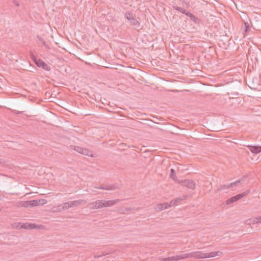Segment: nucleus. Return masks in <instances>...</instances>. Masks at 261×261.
<instances>
[{"instance_id":"393cba45","label":"nucleus","mask_w":261,"mask_h":261,"mask_svg":"<svg viewBox=\"0 0 261 261\" xmlns=\"http://www.w3.org/2000/svg\"><path fill=\"white\" fill-rule=\"evenodd\" d=\"M247 222H249V223H253V224H256L257 223H259V221L258 220V217H255L253 219H250L247 220Z\"/></svg>"},{"instance_id":"1a4fd4ad","label":"nucleus","mask_w":261,"mask_h":261,"mask_svg":"<svg viewBox=\"0 0 261 261\" xmlns=\"http://www.w3.org/2000/svg\"><path fill=\"white\" fill-rule=\"evenodd\" d=\"M86 203V201L84 199H79L72 201H69L70 207H75L79 205H84Z\"/></svg>"},{"instance_id":"f704fd0d","label":"nucleus","mask_w":261,"mask_h":261,"mask_svg":"<svg viewBox=\"0 0 261 261\" xmlns=\"http://www.w3.org/2000/svg\"><path fill=\"white\" fill-rule=\"evenodd\" d=\"M175 259H176L175 260H179L181 259L180 257H179V255L175 256Z\"/></svg>"},{"instance_id":"2eb2a0df","label":"nucleus","mask_w":261,"mask_h":261,"mask_svg":"<svg viewBox=\"0 0 261 261\" xmlns=\"http://www.w3.org/2000/svg\"><path fill=\"white\" fill-rule=\"evenodd\" d=\"M245 178L246 177H244L243 178H240L234 182L228 184L227 188H231L234 186H238L239 184L244 182Z\"/></svg>"},{"instance_id":"f3484780","label":"nucleus","mask_w":261,"mask_h":261,"mask_svg":"<svg viewBox=\"0 0 261 261\" xmlns=\"http://www.w3.org/2000/svg\"><path fill=\"white\" fill-rule=\"evenodd\" d=\"M170 177L177 183L179 181L175 175V171L173 169H171L170 170Z\"/></svg>"},{"instance_id":"4c0bfd02","label":"nucleus","mask_w":261,"mask_h":261,"mask_svg":"<svg viewBox=\"0 0 261 261\" xmlns=\"http://www.w3.org/2000/svg\"><path fill=\"white\" fill-rule=\"evenodd\" d=\"M22 113V112L17 111V112H16V114H21V113Z\"/></svg>"},{"instance_id":"dca6fc26","label":"nucleus","mask_w":261,"mask_h":261,"mask_svg":"<svg viewBox=\"0 0 261 261\" xmlns=\"http://www.w3.org/2000/svg\"><path fill=\"white\" fill-rule=\"evenodd\" d=\"M186 15L187 16L189 17L190 19L195 23H199V22L200 21V20L198 18H197L194 15H193V14L189 12L186 13Z\"/></svg>"},{"instance_id":"f8f14e48","label":"nucleus","mask_w":261,"mask_h":261,"mask_svg":"<svg viewBox=\"0 0 261 261\" xmlns=\"http://www.w3.org/2000/svg\"><path fill=\"white\" fill-rule=\"evenodd\" d=\"M119 201H120V200L118 199L111 200H103L104 207L113 206L116 204Z\"/></svg>"},{"instance_id":"e433bc0d","label":"nucleus","mask_w":261,"mask_h":261,"mask_svg":"<svg viewBox=\"0 0 261 261\" xmlns=\"http://www.w3.org/2000/svg\"><path fill=\"white\" fill-rule=\"evenodd\" d=\"M103 255H98V256H95L94 257L95 258H99L102 256H103Z\"/></svg>"},{"instance_id":"7c9ffc66","label":"nucleus","mask_w":261,"mask_h":261,"mask_svg":"<svg viewBox=\"0 0 261 261\" xmlns=\"http://www.w3.org/2000/svg\"><path fill=\"white\" fill-rule=\"evenodd\" d=\"M160 259L162 261H169V257L166 258H161Z\"/></svg>"},{"instance_id":"aec40b11","label":"nucleus","mask_w":261,"mask_h":261,"mask_svg":"<svg viewBox=\"0 0 261 261\" xmlns=\"http://www.w3.org/2000/svg\"><path fill=\"white\" fill-rule=\"evenodd\" d=\"M173 8L174 10H177L185 15H186V13L188 12L185 9H184L181 7H179L178 6H174L173 7Z\"/></svg>"},{"instance_id":"423d86ee","label":"nucleus","mask_w":261,"mask_h":261,"mask_svg":"<svg viewBox=\"0 0 261 261\" xmlns=\"http://www.w3.org/2000/svg\"><path fill=\"white\" fill-rule=\"evenodd\" d=\"M177 183L192 190H194L196 186L195 182L190 179L179 180Z\"/></svg>"},{"instance_id":"c756f323","label":"nucleus","mask_w":261,"mask_h":261,"mask_svg":"<svg viewBox=\"0 0 261 261\" xmlns=\"http://www.w3.org/2000/svg\"><path fill=\"white\" fill-rule=\"evenodd\" d=\"M64 210H65V208H64V207H63V204H60V205L58 206V211H60V212H61V211H63Z\"/></svg>"},{"instance_id":"a878e982","label":"nucleus","mask_w":261,"mask_h":261,"mask_svg":"<svg viewBox=\"0 0 261 261\" xmlns=\"http://www.w3.org/2000/svg\"><path fill=\"white\" fill-rule=\"evenodd\" d=\"M191 255H190V253L179 255V257H180L181 259L191 258Z\"/></svg>"},{"instance_id":"0eeeda50","label":"nucleus","mask_w":261,"mask_h":261,"mask_svg":"<svg viewBox=\"0 0 261 261\" xmlns=\"http://www.w3.org/2000/svg\"><path fill=\"white\" fill-rule=\"evenodd\" d=\"M181 200H182L181 199L177 198L176 200H175L174 201H171L170 203H168L167 202H165L163 203L159 204L157 205V208H158V210H159L160 211H162L164 209H166L171 206L175 205L177 201H181Z\"/></svg>"},{"instance_id":"412c9836","label":"nucleus","mask_w":261,"mask_h":261,"mask_svg":"<svg viewBox=\"0 0 261 261\" xmlns=\"http://www.w3.org/2000/svg\"><path fill=\"white\" fill-rule=\"evenodd\" d=\"M70 147L72 149H73L74 150H75L80 153H81L82 149H83V148L81 147L80 146H74V145H71Z\"/></svg>"},{"instance_id":"39448f33","label":"nucleus","mask_w":261,"mask_h":261,"mask_svg":"<svg viewBox=\"0 0 261 261\" xmlns=\"http://www.w3.org/2000/svg\"><path fill=\"white\" fill-rule=\"evenodd\" d=\"M250 190H247L241 194H238L236 196H234L233 197H231V198H229L226 200V203L227 204H230L236 201H237L238 200L241 199V198H243L245 196L247 195L248 193H249Z\"/></svg>"},{"instance_id":"4468645a","label":"nucleus","mask_w":261,"mask_h":261,"mask_svg":"<svg viewBox=\"0 0 261 261\" xmlns=\"http://www.w3.org/2000/svg\"><path fill=\"white\" fill-rule=\"evenodd\" d=\"M21 228H22L23 229H32L37 228V225L35 224L26 223L23 224L21 226Z\"/></svg>"},{"instance_id":"5701e85b","label":"nucleus","mask_w":261,"mask_h":261,"mask_svg":"<svg viewBox=\"0 0 261 261\" xmlns=\"http://www.w3.org/2000/svg\"><path fill=\"white\" fill-rule=\"evenodd\" d=\"M97 205V208H101L102 207H104V203H103V200H96Z\"/></svg>"},{"instance_id":"b1692460","label":"nucleus","mask_w":261,"mask_h":261,"mask_svg":"<svg viewBox=\"0 0 261 261\" xmlns=\"http://www.w3.org/2000/svg\"><path fill=\"white\" fill-rule=\"evenodd\" d=\"M227 186H228V184L220 185L219 186V188L218 189V190L216 191V192L217 193L218 192H219L221 190L230 189L229 188H227Z\"/></svg>"},{"instance_id":"58836bf2","label":"nucleus","mask_w":261,"mask_h":261,"mask_svg":"<svg viewBox=\"0 0 261 261\" xmlns=\"http://www.w3.org/2000/svg\"><path fill=\"white\" fill-rule=\"evenodd\" d=\"M16 5H17V6H19V4H16Z\"/></svg>"},{"instance_id":"f03ea898","label":"nucleus","mask_w":261,"mask_h":261,"mask_svg":"<svg viewBox=\"0 0 261 261\" xmlns=\"http://www.w3.org/2000/svg\"><path fill=\"white\" fill-rule=\"evenodd\" d=\"M247 56L255 64L261 62V51L259 50L256 51L250 50L248 51Z\"/></svg>"},{"instance_id":"72a5a7b5","label":"nucleus","mask_w":261,"mask_h":261,"mask_svg":"<svg viewBox=\"0 0 261 261\" xmlns=\"http://www.w3.org/2000/svg\"><path fill=\"white\" fill-rule=\"evenodd\" d=\"M175 259H176L175 260H179L181 259L180 257H179V255L175 256Z\"/></svg>"},{"instance_id":"6ab92c4d","label":"nucleus","mask_w":261,"mask_h":261,"mask_svg":"<svg viewBox=\"0 0 261 261\" xmlns=\"http://www.w3.org/2000/svg\"><path fill=\"white\" fill-rule=\"evenodd\" d=\"M37 38L38 40L44 45V46L47 49H49L50 48V46L48 44L46 43L45 40L40 36H37Z\"/></svg>"},{"instance_id":"9d476101","label":"nucleus","mask_w":261,"mask_h":261,"mask_svg":"<svg viewBox=\"0 0 261 261\" xmlns=\"http://www.w3.org/2000/svg\"><path fill=\"white\" fill-rule=\"evenodd\" d=\"M30 206H34L40 205H43L47 202V200L45 199H40V200H33L30 201Z\"/></svg>"},{"instance_id":"f257e3e1","label":"nucleus","mask_w":261,"mask_h":261,"mask_svg":"<svg viewBox=\"0 0 261 261\" xmlns=\"http://www.w3.org/2000/svg\"><path fill=\"white\" fill-rule=\"evenodd\" d=\"M222 252L220 251L211 252L209 253H204L201 251H194L190 252L191 258L194 257L196 258H210L220 255Z\"/></svg>"},{"instance_id":"4be33fe9","label":"nucleus","mask_w":261,"mask_h":261,"mask_svg":"<svg viewBox=\"0 0 261 261\" xmlns=\"http://www.w3.org/2000/svg\"><path fill=\"white\" fill-rule=\"evenodd\" d=\"M96 201L94 202H92L89 203V207L90 209H98L97 208V205Z\"/></svg>"},{"instance_id":"7ed1b4c3","label":"nucleus","mask_w":261,"mask_h":261,"mask_svg":"<svg viewBox=\"0 0 261 261\" xmlns=\"http://www.w3.org/2000/svg\"><path fill=\"white\" fill-rule=\"evenodd\" d=\"M31 58L34 60L36 65L39 67H42L46 71H50V67L44 61L41 59H37L36 57L33 54L32 51L30 52Z\"/></svg>"},{"instance_id":"20e7f679","label":"nucleus","mask_w":261,"mask_h":261,"mask_svg":"<svg viewBox=\"0 0 261 261\" xmlns=\"http://www.w3.org/2000/svg\"><path fill=\"white\" fill-rule=\"evenodd\" d=\"M124 17L127 19L130 23L135 26L140 27V22L137 20L136 15L130 12H126L124 14Z\"/></svg>"},{"instance_id":"ddd939ff","label":"nucleus","mask_w":261,"mask_h":261,"mask_svg":"<svg viewBox=\"0 0 261 261\" xmlns=\"http://www.w3.org/2000/svg\"><path fill=\"white\" fill-rule=\"evenodd\" d=\"M244 16V19H243V21L244 23V25L245 27V32H247L250 30V24L249 22L247 21L248 19L249 21L250 22V20L248 19V17L247 16L246 14L245 13H243Z\"/></svg>"},{"instance_id":"9b49d317","label":"nucleus","mask_w":261,"mask_h":261,"mask_svg":"<svg viewBox=\"0 0 261 261\" xmlns=\"http://www.w3.org/2000/svg\"><path fill=\"white\" fill-rule=\"evenodd\" d=\"M247 148L250 151L254 154H257L261 152V146H252L248 145Z\"/></svg>"},{"instance_id":"2f4dec72","label":"nucleus","mask_w":261,"mask_h":261,"mask_svg":"<svg viewBox=\"0 0 261 261\" xmlns=\"http://www.w3.org/2000/svg\"><path fill=\"white\" fill-rule=\"evenodd\" d=\"M53 211L54 212H59L60 211H58V207H53Z\"/></svg>"},{"instance_id":"473e14b6","label":"nucleus","mask_w":261,"mask_h":261,"mask_svg":"<svg viewBox=\"0 0 261 261\" xmlns=\"http://www.w3.org/2000/svg\"><path fill=\"white\" fill-rule=\"evenodd\" d=\"M169 261H175V256L169 257Z\"/></svg>"},{"instance_id":"6e6552de","label":"nucleus","mask_w":261,"mask_h":261,"mask_svg":"<svg viewBox=\"0 0 261 261\" xmlns=\"http://www.w3.org/2000/svg\"><path fill=\"white\" fill-rule=\"evenodd\" d=\"M95 189L106 190H114L119 188V185L117 184H109L105 186H102L100 187H94Z\"/></svg>"},{"instance_id":"a211bd4d","label":"nucleus","mask_w":261,"mask_h":261,"mask_svg":"<svg viewBox=\"0 0 261 261\" xmlns=\"http://www.w3.org/2000/svg\"><path fill=\"white\" fill-rule=\"evenodd\" d=\"M81 154L85 155H87L89 156H92V153L91 151H89L87 148H83V149H82V151L81 152Z\"/></svg>"},{"instance_id":"c85d7f7f","label":"nucleus","mask_w":261,"mask_h":261,"mask_svg":"<svg viewBox=\"0 0 261 261\" xmlns=\"http://www.w3.org/2000/svg\"><path fill=\"white\" fill-rule=\"evenodd\" d=\"M130 210V208H125L124 210L120 209L118 210V212L121 214H124L125 211H129Z\"/></svg>"},{"instance_id":"bb28decb","label":"nucleus","mask_w":261,"mask_h":261,"mask_svg":"<svg viewBox=\"0 0 261 261\" xmlns=\"http://www.w3.org/2000/svg\"><path fill=\"white\" fill-rule=\"evenodd\" d=\"M21 206L25 207L30 206V201H22Z\"/></svg>"},{"instance_id":"c9c22d12","label":"nucleus","mask_w":261,"mask_h":261,"mask_svg":"<svg viewBox=\"0 0 261 261\" xmlns=\"http://www.w3.org/2000/svg\"><path fill=\"white\" fill-rule=\"evenodd\" d=\"M259 222H261V216L258 217Z\"/></svg>"},{"instance_id":"cd10ccee","label":"nucleus","mask_w":261,"mask_h":261,"mask_svg":"<svg viewBox=\"0 0 261 261\" xmlns=\"http://www.w3.org/2000/svg\"><path fill=\"white\" fill-rule=\"evenodd\" d=\"M63 207H64L65 210L70 208L69 202H65L63 204Z\"/></svg>"}]
</instances>
